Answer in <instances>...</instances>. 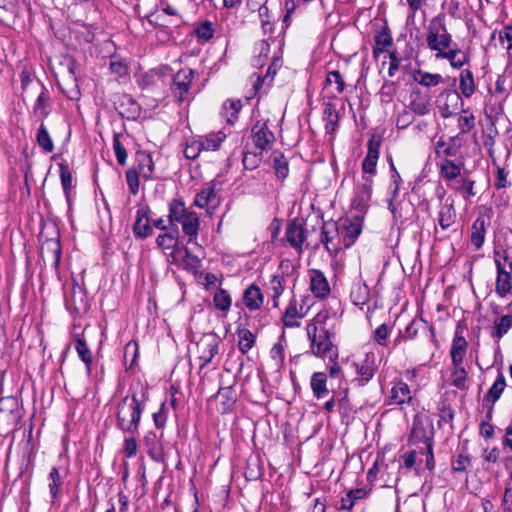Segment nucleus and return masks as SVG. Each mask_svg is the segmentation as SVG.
Instances as JSON below:
<instances>
[{"instance_id": "26", "label": "nucleus", "mask_w": 512, "mask_h": 512, "mask_svg": "<svg viewBox=\"0 0 512 512\" xmlns=\"http://www.w3.org/2000/svg\"><path fill=\"white\" fill-rule=\"evenodd\" d=\"M476 91V83L471 70L463 69L459 75V94L465 98H470Z\"/></svg>"}, {"instance_id": "49", "label": "nucleus", "mask_w": 512, "mask_h": 512, "mask_svg": "<svg viewBox=\"0 0 512 512\" xmlns=\"http://www.w3.org/2000/svg\"><path fill=\"white\" fill-rule=\"evenodd\" d=\"M194 32L198 41L207 42L214 36L215 29L212 22L204 21L195 28Z\"/></svg>"}, {"instance_id": "61", "label": "nucleus", "mask_w": 512, "mask_h": 512, "mask_svg": "<svg viewBox=\"0 0 512 512\" xmlns=\"http://www.w3.org/2000/svg\"><path fill=\"white\" fill-rule=\"evenodd\" d=\"M329 318V312L327 310L319 311L313 319L307 324L306 328H310L311 326L315 327L316 330H319L320 327H325L326 321Z\"/></svg>"}, {"instance_id": "18", "label": "nucleus", "mask_w": 512, "mask_h": 512, "mask_svg": "<svg viewBox=\"0 0 512 512\" xmlns=\"http://www.w3.org/2000/svg\"><path fill=\"white\" fill-rule=\"evenodd\" d=\"M409 108L419 116L429 114L432 108L430 95L420 90H413L410 96Z\"/></svg>"}, {"instance_id": "6", "label": "nucleus", "mask_w": 512, "mask_h": 512, "mask_svg": "<svg viewBox=\"0 0 512 512\" xmlns=\"http://www.w3.org/2000/svg\"><path fill=\"white\" fill-rule=\"evenodd\" d=\"M307 337L310 341V352L319 358H328L329 360H336L338 358L337 348L333 345L330 339V333L325 327H320L319 330L311 326L306 328Z\"/></svg>"}, {"instance_id": "15", "label": "nucleus", "mask_w": 512, "mask_h": 512, "mask_svg": "<svg viewBox=\"0 0 512 512\" xmlns=\"http://www.w3.org/2000/svg\"><path fill=\"white\" fill-rule=\"evenodd\" d=\"M309 290L318 299H326L331 293V287L325 274L318 269L308 270Z\"/></svg>"}, {"instance_id": "11", "label": "nucleus", "mask_w": 512, "mask_h": 512, "mask_svg": "<svg viewBox=\"0 0 512 512\" xmlns=\"http://www.w3.org/2000/svg\"><path fill=\"white\" fill-rule=\"evenodd\" d=\"M307 238V229L305 223L300 219L291 221L285 231V239L300 255L303 252V245Z\"/></svg>"}, {"instance_id": "2", "label": "nucleus", "mask_w": 512, "mask_h": 512, "mask_svg": "<svg viewBox=\"0 0 512 512\" xmlns=\"http://www.w3.org/2000/svg\"><path fill=\"white\" fill-rule=\"evenodd\" d=\"M168 219L170 224L182 225L183 233L189 236V241L197 237L200 226L199 217L196 212L187 208L183 201L174 199L170 202Z\"/></svg>"}, {"instance_id": "9", "label": "nucleus", "mask_w": 512, "mask_h": 512, "mask_svg": "<svg viewBox=\"0 0 512 512\" xmlns=\"http://www.w3.org/2000/svg\"><path fill=\"white\" fill-rule=\"evenodd\" d=\"M320 242L330 255H336L343 249V239L338 224L334 221L324 222L320 233Z\"/></svg>"}, {"instance_id": "14", "label": "nucleus", "mask_w": 512, "mask_h": 512, "mask_svg": "<svg viewBox=\"0 0 512 512\" xmlns=\"http://www.w3.org/2000/svg\"><path fill=\"white\" fill-rule=\"evenodd\" d=\"M372 177H363V182L355 188V195L352 199V208L360 214H364L369 206L372 194Z\"/></svg>"}, {"instance_id": "54", "label": "nucleus", "mask_w": 512, "mask_h": 512, "mask_svg": "<svg viewBox=\"0 0 512 512\" xmlns=\"http://www.w3.org/2000/svg\"><path fill=\"white\" fill-rule=\"evenodd\" d=\"M202 143H199L196 137L190 138L184 149V155L187 159L194 160L202 153L201 148H203Z\"/></svg>"}, {"instance_id": "62", "label": "nucleus", "mask_w": 512, "mask_h": 512, "mask_svg": "<svg viewBox=\"0 0 512 512\" xmlns=\"http://www.w3.org/2000/svg\"><path fill=\"white\" fill-rule=\"evenodd\" d=\"M512 506V472L505 481L504 494L501 501V507Z\"/></svg>"}, {"instance_id": "3", "label": "nucleus", "mask_w": 512, "mask_h": 512, "mask_svg": "<svg viewBox=\"0 0 512 512\" xmlns=\"http://www.w3.org/2000/svg\"><path fill=\"white\" fill-rule=\"evenodd\" d=\"M467 348L468 342L466 339L462 335L456 333L450 348V357L453 365V370L451 372V385L460 390H465L467 388L466 382L468 373L462 366L467 353Z\"/></svg>"}, {"instance_id": "44", "label": "nucleus", "mask_w": 512, "mask_h": 512, "mask_svg": "<svg viewBox=\"0 0 512 512\" xmlns=\"http://www.w3.org/2000/svg\"><path fill=\"white\" fill-rule=\"evenodd\" d=\"M512 327V316L504 315L496 319L494 322L492 336L501 339Z\"/></svg>"}, {"instance_id": "13", "label": "nucleus", "mask_w": 512, "mask_h": 512, "mask_svg": "<svg viewBox=\"0 0 512 512\" xmlns=\"http://www.w3.org/2000/svg\"><path fill=\"white\" fill-rule=\"evenodd\" d=\"M461 96L454 89H444L436 99L437 107L444 118L453 115L459 108Z\"/></svg>"}, {"instance_id": "64", "label": "nucleus", "mask_w": 512, "mask_h": 512, "mask_svg": "<svg viewBox=\"0 0 512 512\" xmlns=\"http://www.w3.org/2000/svg\"><path fill=\"white\" fill-rule=\"evenodd\" d=\"M137 442L134 435L131 437L125 438L123 452L127 458H132L137 454Z\"/></svg>"}, {"instance_id": "8", "label": "nucleus", "mask_w": 512, "mask_h": 512, "mask_svg": "<svg viewBox=\"0 0 512 512\" xmlns=\"http://www.w3.org/2000/svg\"><path fill=\"white\" fill-rule=\"evenodd\" d=\"M391 388L386 396L385 403L389 406L410 405L414 401L415 391L403 381L402 378H395L390 383Z\"/></svg>"}, {"instance_id": "42", "label": "nucleus", "mask_w": 512, "mask_h": 512, "mask_svg": "<svg viewBox=\"0 0 512 512\" xmlns=\"http://www.w3.org/2000/svg\"><path fill=\"white\" fill-rule=\"evenodd\" d=\"M217 396L223 405V412L227 413L231 411L234 403L236 402V394L233 387L228 386L220 388L218 390Z\"/></svg>"}, {"instance_id": "25", "label": "nucleus", "mask_w": 512, "mask_h": 512, "mask_svg": "<svg viewBox=\"0 0 512 512\" xmlns=\"http://www.w3.org/2000/svg\"><path fill=\"white\" fill-rule=\"evenodd\" d=\"M136 161V171L139 172L144 179H151L154 173V162L151 155L146 151H138L136 153Z\"/></svg>"}, {"instance_id": "22", "label": "nucleus", "mask_w": 512, "mask_h": 512, "mask_svg": "<svg viewBox=\"0 0 512 512\" xmlns=\"http://www.w3.org/2000/svg\"><path fill=\"white\" fill-rule=\"evenodd\" d=\"M64 478L65 475H62L60 473V469L58 467L51 468L47 477V485L51 496L52 504L56 503L61 495V489L64 483Z\"/></svg>"}, {"instance_id": "21", "label": "nucleus", "mask_w": 512, "mask_h": 512, "mask_svg": "<svg viewBox=\"0 0 512 512\" xmlns=\"http://www.w3.org/2000/svg\"><path fill=\"white\" fill-rule=\"evenodd\" d=\"M340 230L343 239V247L349 248L362 232V218L358 215L353 217L349 224L344 225Z\"/></svg>"}, {"instance_id": "56", "label": "nucleus", "mask_w": 512, "mask_h": 512, "mask_svg": "<svg viewBox=\"0 0 512 512\" xmlns=\"http://www.w3.org/2000/svg\"><path fill=\"white\" fill-rule=\"evenodd\" d=\"M475 126V117L468 111H463L458 117V127L462 133H467Z\"/></svg>"}, {"instance_id": "29", "label": "nucleus", "mask_w": 512, "mask_h": 512, "mask_svg": "<svg viewBox=\"0 0 512 512\" xmlns=\"http://www.w3.org/2000/svg\"><path fill=\"white\" fill-rule=\"evenodd\" d=\"M286 287V278L283 275H273L268 283V291L270 293L273 307H279V299Z\"/></svg>"}, {"instance_id": "16", "label": "nucleus", "mask_w": 512, "mask_h": 512, "mask_svg": "<svg viewBox=\"0 0 512 512\" xmlns=\"http://www.w3.org/2000/svg\"><path fill=\"white\" fill-rule=\"evenodd\" d=\"M381 139L377 135H373L367 143V154L362 162V170L365 174L371 176L376 174L377 162L379 159V148Z\"/></svg>"}, {"instance_id": "48", "label": "nucleus", "mask_w": 512, "mask_h": 512, "mask_svg": "<svg viewBox=\"0 0 512 512\" xmlns=\"http://www.w3.org/2000/svg\"><path fill=\"white\" fill-rule=\"evenodd\" d=\"M392 45V37L389 32L381 31L375 35V47L373 49L374 56L377 57L379 53Z\"/></svg>"}, {"instance_id": "33", "label": "nucleus", "mask_w": 512, "mask_h": 512, "mask_svg": "<svg viewBox=\"0 0 512 512\" xmlns=\"http://www.w3.org/2000/svg\"><path fill=\"white\" fill-rule=\"evenodd\" d=\"M242 108V102L239 99H228L222 105L221 115L229 124H234L238 119V114Z\"/></svg>"}, {"instance_id": "34", "label": "nucleus", "mask_w": 512, "mask_h": 512, "mask_svg": "<svg viewBox=\"0 0 512 512\" xmlns=\"http://www.w3.org/2000/svg\"><path fill=\"white\" fill-rule=\"evenodd\" d=\"M486 234V222L482 217L477 218L471 227V243L476 250L483 246Z\"/></svg>"}, {"instance_id": "55", "label": "nucleus", "mask_w": 512, "mask_h": 512, "mask_svg": "<svg viewBox=\"0 0 512 512\" xmlns=\"http://www.w3.org/2000/svg\"><path fill=\"white\" fill-rule=\"evenodd\" d=\"M183 267L191 272L197 271L201 266V259L190 252L189 249H184Z\"/></svg>"}, {"instance_id": "28", "label": "nucleus", "mask_w": 512, "mask_h": 512, "mask_svg": "<svg viewBox=\"0 0 512 512\" xmlns=\"http://www.w3.org/2000/svg\"><path fill=\"white\" fill-rule=\"evenodd\" d=\"M177 235H178V231L175 230V232H167L164 234H160L156 238V244L159 248H161L163 251L172 250L170 256L172 258L171 261L173 263L177 262V258H176V247H177V243H178Z\"/></svg>"}, {"instance_id": "23", "label": "nucleus", "mask_w": 512, "mask_h": 512, "mask_svg": "<svg viewBox=\"0 0 512 512\" xmlns=\"http://www.w3.org/2000/svg\"><path fill=\"white\" fill-rule=\"evenodd\" d=\"M307 313V310H304L303 306H300V309H297V301L295 297L291 298L289 301L288 306L285 309V312L283 314V324L286 327H298L300 325L298 319L305 316Z\"/></svg>"}, {"instance_id": "38", "label": "nucleus", "mask_w": 512, "mask_h": 512, "mask_svg": "<svg viewBox=\"0 0 512 512\" xmlns=\"http://www.w3.org/2000/svg\"><path fill=\"white\" fill-rule=\"evenodd\" d=\"M506 387L505 377L502 373H499L493 385L489 388L486 393V400L492 404L498 401L501 394Z\"/></svg>"}, {"instance_id": "17", "label": "nucleus", "mask_w": 512, "mask_h": 512, "mask_svg": "<svg viewBox=\"0 0 512 512\" xmlns=\"http://www.w3.org/2000/svg\"><path fill=\"white\" fill-rule=\"evenodd\" d=\"M252 138L255 146L261 151L270 150L273 146L275 136L266 122L258 121L252 128Z\"/></svg>"}, {"instance_id": "1", "label": "nucleus", "mask_w": 512, "mask_h": 512, "mask_svg": "<svg viewBox=\"0 0 512 512\" xmlns=\"http://www.w3.org/2000/svg\"><path fill=\"white\" fill-rule=\"evenodd\" d=\"M130 395L124 397L117 407V426L123 432L135 435L138 433V427L141 414L146 401L144 388L140 387V392L130 389Z\"/></svg>"}, {"instance_id": "51", "label": "nucleus", "mask_w": 512, "mask_h": 512, "mask_svg": "<svg viewBox=\"0 0 512 512\" xmlns=\"http://www.w3.org/2000/svg\"><path fill=\"white\" fill-rule=\"evenodd\" d=\"M60 178H61V184L65 193L66 198L69 200L70 193L72 189V173L66 164H60Z\"/></svg>"}, {"instance_id": "35", "label": "nucleus", "mask_w": 512, "mask_h": 512, "mask_svg": "<svg viewBox=\"0 0 512 512\" xmlns=\"http://www.w3.org/2000/svg\"><path fill=\"white\" fill-rule=\"evenodd\" d=\"M323 120L325 122V129L327 133L333 134L338 129L339 114L336 107L328 103L325 105L323 112Z\"/></svg>"}, {"instance_id": "59", "label": "nucleus", "mask_w": 512, "mask_h": 512, "mask_svg": "<svg viewBox=\"0 0 512 512\" xmlns=\"http://www.w3.org/2000/svg\"><path fill=\"white\" fill-rule=\"evenodd\" d=\"M391 328L387 324H381L373 332V339L381 346L387 344V339L390 334Z\"/></svg>"}, {"instance_id": "45", "label": "nucleus", "mask_w": 512, "mask_h": 512, "mask_svg": "<svg viewBox=\"0 0 512 512\" xmlns=\"http://www.w3.org/2000/svg\"><path fill=\"white\" fill-rule=\"evenodd\" d=\"M238 349L242 354H246L255 344V335L248 329L238 331Z\"/></svg>"}, {"instance_id": "10", "label": "nucleus", "mask_w": 512, "mask_h": 512, "mask_svg": "<svg viewBox=\"0 0 512 512\" xmlns=\"http://www.w3.org/2000/svg\"><path fill=\"white\" fill-rule=\"evenodd\" d=\"M351 366L356 373L354 381L363 386L374 377L377 370L375 355L367 353L363 359L353 362Z\"/></svg>"}, {"instance_id": "4", "label": "nucleus", "mask_w": 512, "mask_h": 512, "mask_svg": "<svg viewBox=\"0 0 512 512\" xmlns=\"http://www.w3.org/2000/svg\"><path fill=\"white\" fill-rule=\"evenodd\" d=\"M426 43L427 47L435 54L450 46H456L447 29L443 14L437 15L429 21L426 27Z\"/></svg>"}, {"instance_id": "46", "label": "nucleus", "mask_w": 512, "mask_h": 512, "mask_svg": "<svg viewBox=\"0 0 512 512\" xmlns=\"http://www.w3.org/2000/svg\"><path fill=\"white\" fill-rule=\"evenodd\" d=\"M351 299L357 306L367 303L369 299V288L365 284H356L351 291Z\"/></svg>"}, {"instance_id": "30", "label": "nucleus", "mask_w": 512, "mask_h": 512, "mask_svg": "<svg viewBox=\"0 0 512 512\" xmlns=\"http://www.w3.org/2000/svg\"><path fill=\"white\" fill-rule=\"evenodd\" d=\"M43 256L51 258L52 264L55 268H58L61 260V244L58 239L46 240L41 248Z\"/></svg>"}, {"instance_id": "24", "label": "nucleus", "mask_w": 512, "mask_h": 512, "mask_svg": "<svg viewBox=\"0 0 512 512\" xmlns=\"http://www.w3.org/2000/svg\"><path fill=\"white\" fill-rule=\"evenodd\" d=\"M199 143H202V152L217 151L226 139V134L222 131L212 132L204 136H196Z\"/></svg>"}, {"instance_id": "32", "label": "nucleus", "mask_w": 512, "mask_h": 512, "mask_svg": "<svg viewBox=\"0 0 512 512\" xmlns=\"http://www.w3.org/2000/svg\"><path fill=\"white\" fill-rule=\"evenodd\" d=\"M412 79L419 85L425 87H435L443 82V77L438 73H429L421 69L412 73Z\"/></svg>"}, {"instance_id": "40", "label": "nucleus", "mask_w": 512, "mask_h": 512, "mask_svg": "<svg viewBox=\"0 0 512 512\" xmlns=\"http://www.w3.org/2000/svg\"><path fill=\"white\" fill-rule=\"evenodd\" d=\"M271 160L277 177L282 179L286 178L289 173V167L288 161L286 160L283 153L274 151L271 154Z\"/></svg>"}, {"instance_id": "7", "label": "nucleus", "mask_w": 512, "mask_h": 512, "mask_svg": "<svg viewBox=\"0 0 512 512\" xmlns=\"http://www.w3.org/2000/svg\"><path fill=\"white\" fill-rule=\"evenodd\" d=\"M194 74V70L190 68H183L173 76L171 92L177 102H189L193 99L191 86Z\"/></svg>"}, {"instance_id": "58", "label": "nucleus", "mask_w": 512, "mask_h": 512, "mask_svg": "<svg viewBox=\"0 0 512 512\" xmlns=\"http://www.w3.org/2000/svg\"><path fill=\"white\" fill-rule=\"evenodd\" d=\"M411 436L416 441H424L426 444L429 442H432L430 437L427 436V433L423 427V424L418 421L414 420Z\"/></svg>"}, {"instance_id": "20", "label": "nucleus", "mask_w": 512, "mask_h": 512, "mask_svg": "<svg viewBox=\"0 0 512 512\" xmlns=\"http://www.w3.org/2000/svg\"><path fill=\"white\" fill-rule=\"evenodd\" d=\"M242 300L245 307L252 312L259 310L262 307L264 303V295L259 286L251 284L244 290Z\"/></svg>"}, {"instance_id": "37", "label": "nucleus", "mask_w": 512, "mask_h": 512, "mask_svg": "<svg viewBox=\"0 0 512 512\" xmlns=\"http://www.w3.org/2000/svg\"><path fill=\"white\" fill-rule=\"evenodd\" d=\"M325 83L327 87H333L334 97L340 95L345 89V80L337 70L327 73Z\"/></svg>"}, {"instance_id": "19", "label": "nucleus", "mask_w": 512, "mask_h": 512, "mask_svg": "<svg viewBox=\"0 0 512 512\" xmlns=\"http://www.w3.org/2000/svg\"><path fill=\"white\" fill-rule=\"evenodd\" d=\"M195 205L200 208L215 207L219 203L218 191L216 185L209 183L196 194Z\"/></svg>"}, {"instance_id": "5", "label": "nucleus", "mask_w": 512, "mask_h": 512, "mask_svg": "<svg viewBox=\"0 0 512 512\" xmlns=\"http://www.w3.org/2000/svg\"><path fill=\"white\" fill-rule=\"evenodd\" d=\"M493 259L496 267L495 292L504 298L512 294V260L505 250H495Z\"/></svg>"}, {"instance_id": "31", "label": "nucleus", "mask_w": 512, "mask_h": 512, "mask_svg": "<svg viewBox=\"0 0 512 512\" xmlns=\"http://www.w3.org/2000/svg\"><path fill=\"white\" fill-rule=\"evenodd\" d=\"M310 386L313 395L317 399L326 397L329 393L327 388V376L323 372H314L311 376Z\"/></svg>"}, {"instance_id": "50", "label": "nucleus", "mask_w": 512, "mask_h": 512, "mask_svg": "<svg viewBox=\"0 0 512 512\" xmlns=\"http://www.w3.org/2000/svg\"><path fill=\"white\" fill-rule=\"evenodd\" d=\"M474 185L475 182L473 180L462 178L461 181L455 184H451L449 186L452 189H455L456 191L463 193V197L465 199H468L469 197H473L476 194L474 191Z\"/></svg>"}, {"instance_id": "27", "label": "nucleus", "mask_w": 512, "mask_h": 512, "mask_svg": "<svg viewBox=\"0 0 512 512\" xmlns=\"http://www.w3.org/2000/svg\"><path fill=\"white\" fill-rule=\"evenodd\" d=\"M133 231L139 238H146L151 235L152 228L146 209L140 208L137 210Z\"/></svg>"}, {"instance_id": "12", "label": "nucleus", "mask_w": 512, "mask_h": 512, "mask_svg": "<svg viewBox=\"0 0 512 512\" xmlns=\"http://www.w3.org/2000/svg\"><path fill=\"white\" fill-rule=\"evenodd\" d=\"M220 339L215 334L204 335L197 343L200 368L206 367L215 357L219 350Z\"/></svg>"}, {"instance_id": "60", "label": "nucleus", "mask_w": 512, "mask_h": 512, "mask_svg": "<svg viewBox=\"0 0 512 512\" xmlns=\"http://www.w3.org/2000/svg\"><path fill=\"white\" fill-rule=\"evenodd\" d=\"M113 149L118 163L120 165H125L127 160V152L120 142L119 135H115L113 138Z\"/></svg>"}, {"instance_id": "57", "label": "nucleus", "mask_w": 512, "mask_h": 512, "mask_svg": "<svg viewBox=\"0 0 512 512\" xmlns=\"http://www.w3.org/2000/svg\"><path fill=\"white\" fill-rule=\"evenodd\" d=\"M141 174L136 171V169L131 168L126 172V181L129 187L130 192L133 195H136L139 191V177Z\"/></svg>"}, {"instance_id": "36", "label": "nucleus", "mask_w": 512, "mask_h": 512, "mask_svg": "<svg viewBox=\"0 0 512 512\" xmlns=\"http://www.w3.org/2000/svg\"><path fill=\"white\" fill-rule=\"evenodd\" d=\"M440 171L445 180L454 181L461 174V165L445 158L440 162Z\"/></svg>"}, {"instance_id": "52", "label": "nucleus", "mask_w": 512, "mask_h": 512, "mask_svg": "<svg viewBox=\"0 0 512 512\" xmlns=\"http://www.w3.org/2000/svg\"><path fill=\"white\" fill-rule=\"evenodd\" d=\"M146 446L149 448V455L154 460H159L161 457V447L155 433H148L144 438Z\"/></svg>"}, {"instance_id": "43", "label": "nucleus", "mask_w": 512, "mask_h": 512, "mask_svg": "<svg viewBox=\"0 0 512 512\" xmlns=\"http://www.w3.org/2000/svg\"><path fill=\"white\" fill-rule=\"evenodd\" d=\"M213 303L218 310L227 313L231 308L232 298L228 291L219 288L213 295Z\"/></svg>"}, {"instance_id": "53", "label": "nucleus", "mask_w": 512, "mask_h": 512, "mask_svg": "<svg viewBox=\"0 0 512 512\" xmlns=\"http://www.w3.org/2000/svg\"><path fill=\"white\" fill-rule=\"evenodd\" d=\"M109 69L112 74L116 75L117 77H123L128 75V65L125 60L113 56L110 59Z\"/></svg>"}, {"instance_id": "63", "label": "nucleus", "mask_w": 512, "mask_h": 512, "mask_svg": "<svg viewBox=\"0 0 512 512\" xmlns=\"http://www.w3.org/2000/svg\"><path fill=\"white\" fill-rule=\"evenodd\" d=\"M499 39L507 52L512 51V26H506L499 33Z\"/></svg>"}, {"instance_id": "41", "label": "nucleus", "mask_w": 512, "mask_h": 512, "mask_svg": "<svg viewBox=\"0 0 512 512\" xmlns=\"http://www.w3.org/2000/svg\"><path fill=\"white\" fill-rule=\"evenodd\" d=\"M74 346L79 358L84 362L88 372H90L93 359L86 341L81 337H77Z\"/></svg>"}, {"instance_id": "39", "label": "nucleus", "mask_w": 512, "mask_h": 512, "mask_svg": "<svg viewBox=\"0 0 512 512\" xmlns=\"http://www.w3.org/2000/svg\"><path fill=\"white\" fill-rule=\"evenodd\" d=\"M456 218V212L453 204H444L439 211V225L443 230L448 229L453 225Z\"/></svg>"}, {"instance_id": "47", "label": "nucleus", "mask_w": 512, "mask_h": 512, "mask_svg": "<svg viewBox=\"0 0 512 512\" xmlns=\"http://www.w3.org/2000/svg\"><path fill=\"white\" fill-rule=\"evenodd\" d=\"M36 139L39 146L43 149L44 152L50 153L54 150L53 141L43 123L40 125L38 129Z\"/></svg>"}]
</instances>
